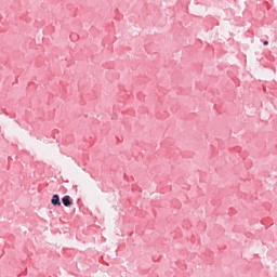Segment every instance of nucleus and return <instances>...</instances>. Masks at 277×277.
Returning a JSON list of instances; mask_svg holds the SVG:
<instances>
[{
  "instance_id": "1",
  "label": "nucleus",
  "mask_w": 277,
  "mask_h": 277,
  "mask_svg": "<svg viewBox=\"0 0 277 277\" xmlns=\"http://www.w3.org/2000/svg\"><path fill=\"white\" fill-rule=\"evenodd\" d=\"M52 205L62 207V202L60 201V195H54L51 200Z\"/></svg>"
},
{
  "instance_id": "2",
  "label": "nucleus",
  "mask_w": 277,
  "mask_h": 277,
  "mask_svg": "<svg viewBox=\"0 0 277 277\" xmlns=\"http://www.w3.org/2000/svg\"><path fill=\"white\" fill-rule=\"evenodd\" d=\"M64 207H70L72 205V201L70 200V196L66 195L62 199Z\"/></svg>"
},
{
  "instance_id": "3",
  "label": "nucleus",
  "mask_w": 277,
  "mask_h": 277,
  "mask_svg": "<svg viewBox=\"0 0 277 277\" xmlns=\"http://www.w3.org/2000/svg\"><path fill=\"white\" fill-rule=\"evenodd\" d=\"M263 44H264V47H267V44H269V42L268 41H264Z\"/></svg>"
}]
</instances>
